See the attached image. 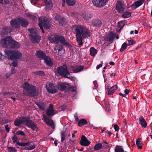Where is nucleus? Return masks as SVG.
I'll list each match as a JSON object with an SVG mask.
<instances>
[{
	"label": "nucleus",
	"mask_w": 152,
	"mask_h": 152,
	"mask_svg": "<svg viewBox=\"0 0 152 152\" xmlns=\"http://www.w3.org/2000/svg\"><path fill=\"white\" fill-rule=\"evenodd\" d=\"M72 29L73 32L76 34V37L85 38L90 36L89 31L83 26L73 25Z\"/></svg>",
	"instance_id": "obj_1"
},
{
	"label": "nucleus",
	"mask_w": 152,
	"mask_h": 152,
	"mask_svg": "<svg viewBox=\"0 0 152 152\" xmlns=\"http://www.w3.org/2000/svg\"><path fill=\"white\" fill-rule=\"evenodd\" d=\"M1 42L3 47L7 48L18 49L21 46L19 42L13 40L11 37L9 36L2 39Z\"/></svg>",
	"instance_id": "obj_2"
},
{
	"label": "nucleus",
	"mask_w": 152,
	"mask_h": 152,
	"mask_svg": "<svg viewBox=\"0 0 152 152\" xmlns=\"http://www.w3.org/2000/svg\"><path fill=\"white\" fill-rule=\"evenodd\" d=\"M54 72L55 74H58L64 77L72 79L73 77L70 76L67 66L64 64L62 66H60L55 69Z\"/></svg>",
	"instance_id": "obj_3"
},
{
	"label": "nucleus",
	"mask_w": 152,
	"mask_h": 152,
	"mask_svg": "<svg viewBox=\"0 0 152 152\" xmlns=\"http://www.w3.org/2000/svg\"><path fill=\"white\" fill-rule=\"evenodd\" d=\"M23 92L24 94L31 96H34L36 94V88L32 85L26 82L23 87Z\"/></svg>",
	"instance_id": "obj_4"
},
{
	"label": "nucleus",
	"mask_w": 152,
	"mask_h": 152,
	"mask_svg": "<svg viewBox=\"0 0 152 152\" xmlns=\"http://www.w3.org/2000/svg\"><path fill=\"white\" fill-rule=\"evenodd\" d=\"M4 52L7 58L11 60L18 59L22 56V54L18 50H6Z\"/></svg>",
	"instance_id": "obj_5"
},
{
	"label": "nucleus",
	"mask_w": 152,
	"mask_h": 152,
	"mask_svg": "<svg viewBox=\"0 0 152 152\" xmlns=\"http://www.w3.org/2000/svg\"><path fill=\"white\" fill-rule=\"evenodd\" d=\"M54 43L56 44L61 43L62 45L67 47L72 48V45L65 39L64 37L61 35H56L53 37Z\"/></svg>",
	"instance_id": "obj_6"
},
{
	"label": "nucleus",
	"mask_w": 152,
	"mask_h": 152,
	"mask_svg": "<svg viewBox=\"0 0 152 152\" xmlns=\"http://www.w3.org/2000/svg\"><path fill=\"white\" fill-rule=\"evenodd\" d=\"M28 31L30 32L29 34L31 41L34 43H39L41 39V37L38 34L36 30L33 28L29 29Z\"/></svg>",
	"instance_id": "obj_7"
},
{
	"label": "nucleus",
	"mask_w": 152,
	"mask_h": 152,
	"mask_svg": "<svg viewBox=\"0 0 152 152\" xmlns=\"http://www.w3.org/2000/svg\"><path fill=\"white\" fill-rule=\"evenodd\" d=\"M57 88L61 91L70 90L72 88V87L69 86L68 83L62 82L61 81H58L57 83Z\"/></svg>",
	"instance_id": "obj_8"
},
{
	"label": "nucleus",
	"mask_w": 152,
	"mask_h": 152,
	"mask_svg": "<svg viewBox=\"0 0 152 152\" xmlns=\"http://www.w3.org/2000/svg\"><path fill=\"white\" fill-rule=\"evenodd\" d=\"M26 125L28 127L30 128L33 131L37 132L39 130L37 125L29 117L28 118Z\"/></svg>",
	"instance_id": "obj_9"
},
{
	"label": "nucleus",
	"mask_w": 152,
	"mask_h": 152,
	"mask_svg": "<svg viewBox=\"0 0 152 152\" xmlns=\"http://www.w3.org/2000/svg\"><path fill=\"white\" fill-rule=\"evenodd\" d=\"M46 87L48 91L51 94H55L58 91L57 89H56L53 83H47L46 85Z\"/></svg>",
	"instance_id": "obj_10"
},
{
	"label": "nucleus",
	"mask_w": 152,
	"mask_h": 152,
	"mask_svg": "<svg viewBox=\"0 0 152 152\" xmlns=\"http://www.w3.org/2000/svg\"><path fill=\"white\" fill-rule=\"evenodd\" d=\"M107 2V0H93L92 1L93 4L97 7H101L104 6Z\"/></svg>",
	"instance_id": "obj_11"
},
{
	"label": "nucleus",
	"mask_w": 152,
	"mask_h": 152,
	"mask_svg": "<svg viewBox=\"0 0 152 152\" xmlns=\"http://www.w3.org/2000/svg\"><path fill=\"white\" fill-rule=\"evenodd\" d=\"M28 118V117H21L18 118H17L14 121L15 125L19 126L23 123H25L26 124Z\"/></svg>",
	"instance_id": "obj_12"
},
{
	"label": "nucleus",
	"mask_w": 152,
	"mask_h": 152,
	"mask_svg": "<svg viewBox=\"0 0 152 152\" xmlns=\"http://www.w3.org/2000/svg\"><path fill=\"white\" fill-rule=\"evenodd\" d=\"M63 46V45L62 46L60 45H58L54 49L55 53H57V54L59 56H61L65 52V49Z\"/></svg>",
	"instance_id": "obj_13"
},
{
	"label": "nucleus",
	"mask_w": 152,
	"mask_h": 152,
	"mask_svg": "<svg viewBox=\"0 0 152 152\" xmlns=\"http://www.w3.org/2000/svg\"><path fill=\"white\" fill-rule=\"evenodd\" d=\"M91 143V142L85 135H82L80 141V144L82 146H87Z\"/></svg>",
	"instance_id": "obj_14"
},
{
	"label": "nucleus",
	"mask_w": 152,
	"mask_h": 152,
	"mask_svg": "<svg viewBox=\"0 0 152 152\" xmlns=\"http://www.w3.org/2000/svg\"><path fill=\"white\" fill-rule=\"evenodd\" d=\"M18 20L19 24L23 27H27L29 24L26 18L22 17L18 18Z\"/></svg>",
	"instance_id": "obj_15"
},
{
	"label": "nucleus",
	"mask_w": 152,
	"mask_h": 152,
	"mask_svg": "<svg viewBox=\"0 0 152 152\" xmlns=\"http://www.w3.org/2000/svg\"><path fill=\"white\" fill-rule=\"evenodd\" d=\"M35 55L38 58L43 60H44L47 56L46 54L40 50L36 51Z\"/></svg>",
	"instance_id": "obj_16"
},
{
	"label": "nucleus",
	"mask_w": 152,
	"mask_h": 152,
	"mask_svg": "<svg viewBox=\"0 0 152 152\" xmlns=\"http://www.w3.org/2000/svg\"><path fill=\"white\" fill-rule=\"evenodd\" d=\"M92 25L94 27L100 28L102 24V22L100 19H95L91 21Z\"/></svg>",
	"instance_id": "obj_17"
},
{
	"label": "nucleus",
	"mask_w": 152,
	"mask_h": 152,
	"mask_svg": "<svg viewBox=\"0 0 152 152\" xmlns=\"http://www.w3.org/2000/svg\"><path fill=\"white\" fill-rule=\"evenodd\" d=\"M41 21V23H42L44 28L47 29H49L51 27V24L50 22L47 19L45 18L40 19Z\"/></svg>",
	"instance_id": "obj_18"
},
{
	"label": "nucleus",
	"mask_w": 152,
	"mask_h": 152,
	"mask_svg": "<svg viewBox=\"0 0 152 152\" xmlns=\"http://www.w3.org/2000/svg\"><path fill=\"white\" fill-rule=\"evenodd\" d=\"M145 0H139L136 2H134L131 5V7L133 10H135L137 7L141 6Z\"/></svg>",
	"instance_id": "obj_19"
},
{
	"label": "nucleus",
	"mask_w": 152,
	"mask_h": 152,
	"mask_svg": "<svg viewBox=\"0 0 152 152\" xmlns=\"http://www.w3.org/2000/svg\"><path fill=\"white\" fill-rule=\"evenodd\" d=\"M53 107V105L51 104H49V108L47 109L46 112V114L48 116H52L54 115V110Z\"/></svg>",
	"instance_id": "obj_20"
},
{
	"label": "nucleus",
	"mask_w": 152,
	"mask_h": 152,
	"mask_svg": "<svg viewBox=\"0 0 152 152\" xmlns=\"http://www.w3.org/2000/svg\"><path fill=\"white\" fill-rule=\"evenodd\" d=\"M10 25L12 27H15L16 28H18L20 27L19 24V23L18 20V18H15L12 19L10 21Z\"/></svg>",
	"instance_id": "obj_21"
},
{
	"label": "nucleus",
	"mask_w": 152,
	"mask_h": 152,
	"mask_svg": "<svg viewBox=\"0 0 152 152\" xmlns=\"http://www.w3.org/2000/svg\"><path fill=\"white\" fill-rule=\"evenodd\" d=\"M107 90L108 92L107 94L109 95H112L117 88L118 86L115 85L111 87L110 88H108V86H107Z\"/></svg>",
	"instance_id": "obj_22"
},
{
	"label": "nucleus",
	"mask_w": 152,
	"mask_h": 152,
	"mask_svg": "<svg viewBox=\"0 0 152 152\" xmlns=\"http://www.w3.org/2000/svg\"><path fill=\"white\" fill-rule=\"evenodd\" d=\"M44 60L45 63L48 66L51 67L53 65V62L49 56H47Z\"/></svg>",
	"instance_id": "obj_23"
},
{
	"label": "nucleus",
	"mask_w": 152,
	"mask_h": 152,
	"mask_svg": "<svg viewBox=\"0 0 152 152\" xmlns=\"http://www.w3.org/2000/svg\"><path fill=\"white\" fill-rule=\"evenodd\" d=\"M71 69L73 72L76 73L82 71L84 69V67L82 66H80L76 67L71 66Z\"/></svg>",
	"instance_id": "obj_24"
},
{
	"label": "nucleus",
	"mask_w": 152,
	"mask_h": 152,
	"mask_svg": "<svg viewBox=\"0 0 152 152\" xmlns=\"http://www.w3.org/2000/svg\"><path fill=\"white\" fill-rule=\"evenodd\" d=\"M82 16L85 20L88 21L90 19L93 17V15L89 13L84 12L82 14Z\"/></svg>",
	"instance_id": "obj_25"
},
{
	"label": "nucleus",
	"mask_w": 152,
	"mask_h": 152,
	"mask_svg": "<svg viewBox=\"0 0 152 152\" xmlns=\"http://www.w3.org/2000/svg\"><path fill=\"white\" fill-rule=\"evenodd\" d=\"M12 31V29L10 27L4 26L2 31V33L4 35H7L11 33Z\"/></svg>",
	"instance_id": "obj_26"
},
{
	"label": "nucleus",
	"mask_w": 152,
	"mask_h": 152,
	"mask_svg": "<svg viewBox=\"0 0 152 152\" xmlns=\"http://www.w3.org/2000/svg\"><path fill=\"white\" fill-rule=\"evenodd\" d=\"M116 9L118 11V12L120 13H121L124 12V9L123 7H122V4L120 2L117 4Z\"/></svg>",
	"instance_id": "obj_27"
},
{
	"label": "nucleus",
	"mask_w": 152,
	"mask_h": 152,
	"mask_svg": "<svg viewBox=\"0 0 152 152\" xmlns=\"http://www.w3.org/2000/svg\"><path fill=\"white\" fill-rule=\"evenodd\" d=\"M141 118H139V124L142 127L145 128L147 126V123L143 117H142Z\"/></svg>",
	"instance_id": "obj_28"
},
{
	"label": "nucleus",
	"mask_w": 152,
	"mask_h": 152,
	"mask_svg": "<svg viewBox=\"0 0 152 152\" xmlns=\"http://www.w3.org/2000/svg\"><path fill=\"white\" fill-rule=\"evenodd\" d=\"M90 55L94 57L97 54L98 51L93 47H91L90 49Z\"/></svg>",
	"instance_id": "obj_29"
},
{
	"label": "nucleus",
	"mask_w": 152,
	"mask_h": 152,
	"mask_svg": "<svg viewBox=\"0 0 152 152\" xmlns=\"http://www.w3.org/2000/svg\"><path fill=\"white\" fill-rule=\"evenodd\" d=\"M36 104L39 108L42 110H44L45 104L42 101L37 102L36 103Z\"/></svg>",
	"instance_id": "obj_30"
},
{
	"label": "nucleus",
	"mask_w": 152,
	"mask_h": 152,
	"mask_svg": "<svg viewBox=\"0 0 152 152\" xmlns=\"http://www.w3.org/2000/svg\"><path fill=\"white\" fill-rule=\"evenodd\" d=\"M123 15L122 17L123 18H127L130 17L131 15V12H129L128 11L124 12L122 13Z\"/></svg>",
	"instance_id": "obj_31"
},
{
	"label": "nucleus",
	"mask_w": 152,
	"mask_h": 152,
	"mask_svg": "<svg viewBox=\"0 0 152 152\" xmlns=\"http://www.w3.org/2000/svg\"><path fill=\"white\" fill-rule=\"evenodd\" d=\"M67 134L65 131H62L61 132V142H63L66 139V137Z\"/></svg>",
	"instance_id": "obj_32"
},
{
	"label": "nucleus",
	"mask_w": 152,
	"mask_h": 152,
	"mask_svg": "<svg viewBox=\"0 0 152 152\" xmlns=\"http://www.w3.org/2000/svg\"><path fill=\"white\" fill-rule=\"evenodd\" d=\"M53 5L51 1L50 0L46 2V8L47 10H50L53 7Z\"/></svg>",
	"instance_id": "obj_33"
},
{
	"label": "nucleus",
	"mask_w": 152,
	"mask_h": 152,
	"mask_svg": "<svg viewBox=\"0 0 152 152\" xmlns=\"http://www.w3.org/2000/svg\"><path fill=\"white\" fill-rule=\"evenodd\" d=\"M87 121L85 119H81L78 122V124L80 126L87 124Z\"/></svg>",
	"instance_id": "obj_34"
},
{
	"label": "nucleus",
	"mask_w": 152,
	"mask_h": 152,
	"mask_svg": "<svg viewBox=\"0 0 152 152\" xmlns=\"http://www.w3.org/2000/svg\"><path fill=\"white\" fill-rule=\"evenodd\" d=\"M46 124L47 125H49L51 126L53 129L54 127V124L53 121L52 119H48L46 122Z\"/></svg>",
	"instance_id": "obj_35"
},
{
	"label": "nucleus",
	"mask_w": 152,
	"mask_h": 152,
	"mask_svg": "<svg viewBox=\"0 0 152 152\" xmlns=\"http://www.w3.org/2000/svg\"><path fill=\"white\" fill-rule=\"evenodd\" d=\"M127 23V21L125 20H122L120 22H118V26L119 28H120V30L122 29L124 26L125 24Z\"/></svg>",
	"instance_id": "obj_36"
},
{
	"label": "nucleus",
	"mask_w": 152,
	"mask_h": 152,
	"mask_svg": "<svg viewBox=\"0 0 152 152\" xmlns=\"http://www.w3.org/2000/svg\"><path fill=\"white\" fill-rule=\"evenodd\" d=\"M66 2L67 5L69 6H74L75 4V0H66Z\"/></svg>",
	"instance_id": "obj_37"
},
{
	"label": "nucleus",
	"mask_w": 152,
	"mask_h": 152,
	"mask_svg": "<svg viewBox=\"0 0 152 152\" xmlns=\"http://www.w3.org/2000/svg\"><path fill=\"white\" fill-rule=\"evenodd\" d=\"M141 138H138L136 141V144L138 147V148L140 149H141L142 148V143H140Z\"/></svg>",
	"instance_id": "obj_38"
},
{
	"label": "nucleus",
	"mask_w": 152,
	"mask_h": 152,
	"mask_svg": "<svg viewBox=\"0 0 152 152\" xmlns=\"http://www.w3.org/2000/svg\"><path fill=\"white\" fill-rule=\"evenodd\" d=\"M58 22L60 25L62 26H64L66 23L65 18L64 17L61 18Z\"/></svg>",
	"instance_id": "obj_39"
},
{
	"label": "nucleus",
	"mask_w": 152,
	"mask_h": 152,
	"mask_svg": "<svg viewBox=\"0 0 152 152\" xmlns=\"http://www.w3.org/2000/svg\"><path fill=\"white\" fill-rule=\"evenodd\" d=\"M82 37H76V41L80 46H82L83 43L82 42Z\"/></svg>",
	"instance_id": "obj_40"
},
{
	"label": "nucleus",
	"mask_w": 152,
	"mask_h": 152,
	"mask_svg": "<svg viewBox=\"0 0 152 152\" xmlns=\"http://www.w3.org/2000/svg\"><path fill=\"white\" fill-rule=\"evenodd\" d=\"M102 144L100 143L96 144L94 146V149L95 151L98 150L102 147Z\"/></svg>",
	"instance_id": "obj_41"
},
{
	"label": "nucleus",
	"mask_w": 152,
	"mask_h": 152,
	"mask_svg": "<svg viewBox=\"0 0 152 152\" xmlns=\"http://www.w3.org/2000/svg\"><path fill=\"white\" fill-rule=\"evenodd\" d=\"M7 148L8 151L9 152H16L17 151V149L13 147H7Z\"/></svg>",
	"instance_id": "obj_42"
},
{
	"label": "nucleus",
	"mask_w": 152,
	"mask_h": 152,
	"mask_svg": "<svg viewBox=\"0 0 152 152\" xmlns=\"http://www.w3.org/2000/svg\"><path fill=\"white\" fill-rule=\"evenodd\" d=\"M128 44L126 42H124L122 45L121 48L120 49L121 52L124 51L127 48L128 46Z\"/></svg>",
	"instance_id": "obj_43"
},
{
	"label": "nucleus",
	"mask_w": 152,
	"mask_h": 152,
	"mask_svg": "<svg viewBox=\"0 0 152 152\" xmlns=\"http://www.w3.org/2000/svg\"><path fill=\"white\" fill-rule=\"evenodd\" d=\"M30 143V142H28L26 143L20 142H17V144L19 146L24 147L26 146L27 145H28Z\"/></svg>",
	"instance_id": "obj_44"
},
{
	"label": "nucleus",
	"mask_w": 152,
	"mask_h": 152,
	"mask_svg": "<svg viewBox=\"0 0 152 152\" xmlns=\"http://www.w3.org/2000/svg\"><path fill=\"white\" fill-rule=\"evenodd\" d=\"M107 38L109 41L112 42H113L114 39V35L113 34H111L108 36L107 37Z\"/></svg>",
	"instance_id": "obj_45"
},
{
	"label": "nucleus",
	"mask_w": 152,
	"mask_h": 152,
	"mask_svg": "<svg viewBox=\"0 0 152 152\" xmlns=\"http://www.w3.org/2000/svg\"><path fill=\"white\" fill-rule=\"evenodd\" d=\"M33 73L36 75L39 76H42L45 74L44 72L41 71H36L33 72Z\"/></svg>",
	"instance_id": "obj_46"
},
{
	"label": "nucleus",
	"mask_w": 152,
	"mask_h": 152,
	"mask_svg": "<svg viewBox=\"0 0 152 152\" xmlns=\"http://www.w3.org/2000/svg\"><path fill=\"white\" fill-rule=\"evenodd\" d=\"M41 21L40 20V18H39V27L40 29L42 31V32L43 33H44L45 32L44 30V29H43V24H42V23H41Z\"/></svg>",
	"instance_id": "obj_47"
},
{
	"label": "nucleus",
	"mask_w": 152,
	"mask_h": 152,
	"mask_svg": "<svg viewBox=\"0 0 152 152\" xmlns=\"http://www.w3.org/2000/svg\"><path fill=\"white\" fill-rule=\"evenodd\" d=\"M15 134L18 135H21L24 136H25L24 132L23 131L21 130L18 131L17 132L15 133Z\"/></svg>",
	"instance_id": "obj_48"
},
{
	"label": "nucleus",
	"mask_w": 152,
	"mask_h": 152,
	"mask_svg": "<svg viewBox=\"0 0 152 152\" xmlns=\"http://www.w3.org/2000/svg\"><path fill=\"white\" fill-rule=\"evenodd\" d=\"M128 45L130 46V45H132L135 43V41L132 39H130L128 40Z\"/></svg>",
	"instance_id": "obj_49"
},
{
	"label": "nucleus",
	"mask_w": 152,
	"mask_h": 152,
	"mask_svg": "<svg viewBox=\"0 0 152 152\" xmlns=\"http://www.w3.org/2000/svg\"><path fill=\"white\" fill-rule=\"evenodd\" d=\"M8 122V120L7 119H2L0 121V123L2 125H3Z\"/></svg>",
	"instance_id": "obj_50"
},
{
	"label": "nucleus",
	"mask_w": 152,
	"mask_h": 152,
	"mask_svg": "<svg viewBox=\"0 0 152 152\" xmlns=\"http://www.w3.org/2000/svg\"><path fill=\"white\" fill-rule=\"evenodd\" d=\"M12 139L14 143H15L16 142H17V141L18 140L17 137L14 135L12 137Z\"/></svg>",
	"instance_id": "obj_51"
},
{
	"label": "nucleus",
	"mask_w": 152,
	"mask_h": 152,
	"mask_svg": "<svg viewBox=\"0 0 152 152\" xmlns=\"http://www.w3.org/2000/svg\"><path fill=\"white\" fill-rule=\"evenodd\" d=\"M124 151L122 148H115V152H124Z\"/></svg>",
	"instance_id": "obj_52"
},
{
	"label": "nucleus",
	"mask_w": 152,
	"mask_h": 152,
	"mask_svg": "<svg viewBox=\"0 0 152 152\" xmlns=\"http://www.w3.org/2000/svg\"><path fill=\"white\" fill-rule=\"evenodd\" d=\"M62 17L61 16L57 14L56 15L55 19L56 20L58 21Z\"/></svg>",
	"instance_id": "obj_53"
},
{
	"label": "nucleus",
	"mask_w": 152,
	"mask_h": 152,
	"mask_svg": "<svg viewBox=\"0 0 152 152\" xmlns=\"http://www.w3.org/2000/svg\"><path fill=\"white\" fill-rule=\"evenodd\" d=\"M28 16L29 17L30 19H32L33 20H35L36 18H37L34 15H32L30 14H29L28 15Z\"/></svg>",
	"instance_id": "obj_54"
},
{
	"label": "nucleus",
	"mask_w": 152,
	"mask_h": 152,
	"mask_svg": "<svg viewBox=\"0 0 152 152\" xmlns=\"http://www.w3.org/2000/svg\"><path fill=\"white\" fill-rule=\"evenodd\" d=\"M2 3H0L1 4H7L9 3V0H2Z\"/></svg>",
	"instance_id": "obj_55"
},
{
	"label": "nucleus",
	"mask_w": 152,
	"mask_h": 152,
	"mask_svg": "<svg viewBox=\"0 0 152 152\" xmlns=\"http://www.w3.org/2000/svg\"><path fill=\"white\" fill-rule=\"evenodd\" d=\"M66 108V105H63L61 106L59 108L60 111H64Z\"/></svg>",
	"instance_id": "obj_56"
},
{
	"label": "nucleus",
	"mask_w": 152,
	"mask_h": 152,
	"mask_svg": "<svg viewBox=\"0 0 152 152\" xmlns=\"http://www.w3.org/2000/svg\"><path fill=\"white\" fill-rule=\"evenodd\" d=\"M5 129L8 132H10V128L8 127V125H5L4 126Z\"/></svg>",
	"instance_id": "obj_57"
},
{
	"label": "nucleus",
	"mask_w": 152,
	"mask_h": 152,
	"mask_svg": "<svg viewBox=\"0 0 152 152\" xmlns=\"http://www.w3.org/2000/svg\"><path fill=\"white\" fill-rule=\"evenodd\" d=\"M114 128L115 131H118L119 129V127L117 124H115L114 125Z\"/></svg>",
	"instance_id": "obj_58"
},
{
	"label": "nucleus",
	"mask_w": 152,
	"mask_h": 152,
	"mask_svg": "<svg viewBox=\"0 0 152 152\" xmlns=\"http://www.w3.org/2000/svg\"><path fill=\"white\" fill-rule=\"evenodd\" d=\"M16 70L15 69L12 68L11 70V75H13L16 73Z\"/></svg>",
	"instance_id": "obj_59"
},
{
	"label": "nucleus",
	"mask_w": 152,
	"mask_h": 152,
	"mask_svg": "<svg viewBox=\"0 0 152 152\" xmlns=\"http://www.w3.org/2000/svg\"><path fill=\"white\" fill-rule=\"evenodd\" d=\"M48 39L51 42H54V40H53V37L52 38L50 36L48 35Z\"/></svg>",
	"instance_id": "obj_60"
},
{
	"label": "nucleus",
	"mask_w": 152,
	"mask_h": 152,
	"mask_svg": "<svg viewBox=\"0 0 152 152\" xmlns=\"http://www.w3.org/2000/svg\"><path fill=\"white\" fill-rule=\"evenodd\" d=\"M94 87H95V89H97V88L98 87H97V82L96 81H94Z\"/></svg>",
	"instance_id": "obj_61"
},
{
	"label": "nucleus",
	"mask_w": 152,
	"mask_h": 152,
	"mask_svg": "<svg viewBox=\"0 0 152 152\" xmlns=\"http://www.w3.org/2000/svg\"><path fill=\"white\" fill-rule=\"evenodd\" d=\"M130 91V90H128L127 89H126L124 91V92L125 94H128L129 92Z\"/></svg>",
	"instance_id": "obj_62"
},
{
	"label": "nucleus",
	"mask_w": 152,
	"mask_h": 152,
	"mask_svg": "<svg viewBox=\"0 0 152 152\" xmlns=\"http://www.w3.org/2000/svg\"><path fill=\"white\" fill-rule=\"evenodd\" d=\"M35 148V146L34 145H31L29 147V150H32Z\"/></svg>",
	"instance_id": "obj_63"
},
{
	"label": "nucleus",
	"mask_w": 152,
	"mask_h": 152,
	"mask_svg": "<svg viewBox=\"0 0 152 152\" xmlns=\"http://www.w3.org/2000/svg\"><path fill=\"white\" fill-rule=\"evenodd\" d=\"M12 64L14 67H17V63L16 62L13 61L12 63Z\"/></svg>",
	"instance_id": "obj_64"
}]
</instances>
